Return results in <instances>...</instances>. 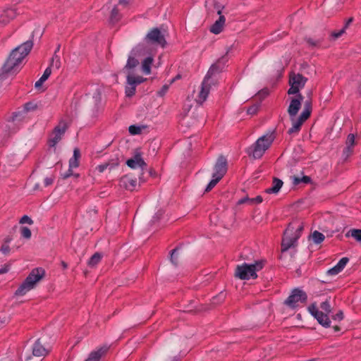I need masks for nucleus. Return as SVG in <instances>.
<instances>
[{"label":"nucleus","mask_w":361,"mask_h":361,"mask_svg":"<svg viewBox=\"0 0 361 361\" xmlns=\"http://www.w3.org/2000/svg\"><path fill=\"white\" fill-rule=\"evenodd\" d=\"M226 61V57L223 56L212 65L202 82L201 90L196 97L197 102L202 104L207 99L212 87L216 86L218 83L219 75L224 69Z\"/></svg>","instance_id":"f257e3e1"},{"label":"nucleus","mask_w":361,"mask_h":361,"mask_svg":"<svg viewBox=\"0 0 361 361\" xmlns=\"http://www.w3.org/2000/svg\"><path fill=\"white\" fill-rule=\"evenodd\" d=\"M33 47L32 40H27L18 47L15 48L10 54L8 59L3 66L5 73L16 71L23 59L29 54Z\"/></svg>","instance_id":"f03ea898"},{"label":"nucleus","mask_w":361,"mask_h":361,"mask_svg":"<svg viewBox=\"0 0 361 361\" xmlns=\"http://www.w3.org/2000/svg\"><path fill=\"white\" fill-rule=\"evenodd\" d=\"M22 115L13 112L11 116L6 118L5 121L1 123V135L4 139L16 134L20 129L22 124L26 123Z\"/></svg>","instance_id":"7ed1b4c3"},{"label":"nucleus","mask_w":361,"mask_h":361,"mask_svg":"<svg viewBox=\"0 0 361 361\" xmlns=\"http://www.w3.org/2000/svg\"><path fill=\"white\" fill-rule=\"evenodd\" d=\"M45 276V271L42 268L33 269L27 276L23 283L16 290V295H24L28 291L33 289L35 285Z\"/></svg>","instance_id":"20e7f679"},{"label":"nucleus","mask_w":361,"mask_h":361,"mask_svg":"<svg viewBox=\"0 0 361 361\" xmlns=\"http://www.w3.org/2000/svg\"><path fill=\"white\" fill-rule=\"evenodd\" d=\"M320 310L315 304L311 305L308 307L310 313L317 320V322L324 327H329L331 321L328 314L331 312L330 300L326 299L320 304Z\"/></svg>","instance_id":"39448f33"},{"label":"nucleus","mask_w":361,"mask_h":361,"mask_svg":"<svg viewBox=\"0 0 361 361\" xmlns=\"http://www.w3.org/2000/svg\"><path fill=\"white\" fill-rule=\"evenodd\" d=\"M264 261H256L253 264L243 263L238 265L235 271V276L241 280L257 279V272L264 267Z\"/></svg>","instance_id":"423d86ee"},{"label":"nucleus","mask_w":361,"mask_h":361,"mask_svg":"<svg viewBox=\"0 0 361 361\" xmlns=\"http://www.w3.org/2000/svg\"><path fill=\"white\" fill-rule=\"evenodd\" d=\"M273 141L274 136L272 134L264 135L259 137L257 141L247 149V154L254 159H259L271 146Z\"/></svg>","instance_id":"0eeeda50"},{"label":"nucleus","mask_w":361,"mask_h":361,"mask_svg":"<svg viewBox=\"0 0 361 361\" xmlns=\"http://www.w3.org/2000/svg\"><path fill=\"white\" fill-rule=\"evenodd\" d=\"M295 224V223H290L284 232V235L281 243L282 252H286L291 247H294L299 238V234L296 236L293 235Z\"/></svg>","instance_id":"6e6552de"},{"label":"nucleus","mask_w":361,"mask_h":361,"mask_svg":"<svg viewBox=\"0 0 361 361\" xmlns=\"http://www.w3.org/2000/svg\"><path fill=\"white\" fill-rule=\"evenodd\" d=\"M307 81V78L300 73H290L289 78V85L290 87L288 90V94H298L299 91L305 87Z\"/></svg>","instance_id":"1a4fd4ad"},{"label":"nucleus","mask_w":361,"mask_h":361,"mask_svg":"<svg viewBox=\"0 0 361 361\" xmlns=\"http://www.w3.org/2000/svg\"><path fill=\"white\" fill-rule=\"evenodd\" d=\"M148 53V50L146 49L144 44H138L135 47L129 56L125 68L133 69L139 64V59L137 57L144 56Z\"/></svg>","instance_id":"9d476101"},{"label":"nucleus","mask_w":361,"mask_h":361,"mask_svg":"<svg viewBox=\"0 0 361 361\" xmlns=\"http://www.w3.org/2000/svg\"><path fill=\"white\" fill-rule=\"evenodd\" d=\"M146 80L147 79L142 76L135 75L129 73L126 77V84L125 88L126 97H133L135 94L137 86L146 81Z\"/></svg>","instance_id":"9b49d317"},{"label":"nucleus","mask_w":361,"mask_h":361,"mask_svg":"<svg viewBox=\"0 0 361 361\" xmlns=\"http://www.w3.org/2000/svg\"><path fill=\"white\" fill-rule=\"evenodd\" d=\"M145 40L148 44L160 46L161 47H164L166 44L164 35L157 27L149 30Z\"/></svg>","instance_id":"f8f14e48"},{"label":"nucleus","mask_w":361,"mask_h":361,"mask_svg":"<svg viewBox=\"0 0 361 361\" xmlns=\"http://www.w3.org/2000/svg\"><path fill=\"white\" fill-rule=\"evenodd\" d=\"M307 295L305 291L300 288H295L290 295L285 300L284 303L290 307H295L299 302L304 303L307 301Z\"/></svg>","instance_id":"ddd939ff"},{"label":"nucleus","mask_w":361,"mask_h":361,"mask_svg":"<svg viewBox=\"0 0 361 361\" xmlns=\"http://www.w3.org/2000/svg\"><path fill=\"white\" fill-rule=\"evenodd\" d=\"M227 171V160L225 157L221 155L218 157L214 166V176L222 178Z\"/></svg>","instance_id":"4468645a"},{"label":"nucleus","mask_w":361,"mask_h":361,"mask_svg":"<svg viewBox=\"0 0 361 361\" xmlns=\"http://www.w3.org/2000/svg\"><path fill=\"white\" fill-rule=\"evenodd\" d=\"M126 164L132 169H141L144 170L147 167V164L143 160L141 154L138 152L126 161Z\"/></svg>","instance_id":"2eb2a0df"},{"label":"nucleus","mask_w":361,"mask_h":361,"mask_svg":"<svg viewBox=\"0 0 361 361\" xmlns=\"http://www.w3.org/2000/svg\"><path fill=\"white\" fill-rule=\"evenodd\" d=\"M303 96L298 94V97L292 98L288 107V114L290 118L295 117L301 108V102L303 100Z\"/></svg>","instance_id":"dca6fc26"},{"label":"nucleus","mask_w":361,"mask_h":361,"mask_svg":"<svg viewBox=\"0 0 361 361\" xmlns=\"http://www.w3.org/2000/svg\"><path fill=\"white\" fill-rule=\"evenodd\" d=\"M66 129L67 124L64 121H61L53 131L52 137L50 139L51 146H54L61 140V137L65 133Z\"/></svg>","instance_id":"f3484780"},{"label":"nucleus","mask_w":361,"mask_h":361,"mask_svg":"<svg viewBox=\"0 0 361 361\" xmlns=\"http://www.w3.org/2000/svg\"><path fill=\"white\" fill-rule=\"evenodd\" d=\"M119 185L121 188L133 191L137 185V179L133 174H127L121 178Z\"/></svg>","instance_id":"a211bd4d"},{"label":"nucleus","mask_w":361,"mask_h":361,"mask_svg":"<svg viewBox=\"0 0 361 361\" xmlns=\"http://www.w3.org/2000/svg\"><path fill=\"white\" fill-rule=\"evenodd\" d=\"M217 14L219 15V18L211 26L209 30L211 32L215 35L219 34L223 30L226 23V18L221 15V10L220 9L219 6H218Z\"/></svg>","instance_id":"6ab92c4d"},{"label":"nucleus","mask_w":361,"mask_h":361,"mask_svg":"<svg viewBox=\"0 0 361 361\" xmlns=\"http://www.w3.org/2000/svg\"><path fill=\"white\" fill-rule=\"evenodd\" d=\"M292 122V127L288 129V133L290 135L297 134L300 131L302 125L307 119L306 117H303L302 115H300L298 118L293 117L290 118Z\"/></svg>","instance_id":"aec40b11"},{"label":"nucleus","mask_w":361,"mask_h":361,"mask_svg":"<svg viewBox=\"0 0 361 361\" xmlns=\"http://www.w3.org/2000/svg\"><path fill=\"white\" fill-rule=\"evenodd\" d=\"M109 350L106 345L101 346L96 350L92 351L88 357L85 361H99L104 356Z\"/></svg>","instance_id":"412c9836"},{"label":"nucleus","mask_w":361,"mask_h":361,"mask_svg":"<svg viewBox=\"0 0 361 361\" xmlns=\"http://www.w3.org/2000/svg\"><path fill=\"white\" fill-rule=\"evenodd\" d=\"M49 350L42 345L41 339H37L32 347V355L35 357H44L49 353Z\"/></svg>","instance_id":"4be33fe9"},{"label":"nucleus","mask_w":361,"mask_h":361,"mask_svg":"<svg viewBox=\"0 0 361 361\" xmlns=\"http://www.w3.org/2000/svg\"><path fill=\"white\" fill-rule=\"evenodd\" d=\"M345 145L346 147L343 151V155L345 157V159H347L352 154L353 152V147L355 145V138L354 134H349L348 135Z\"/></svg>","instance_id":"5701e85b"},{"label":"nucleus","mask_w":361,"mask_h":361,"mask_svg":"<svg viewBox=\"0 0 361 361\" xmlns=\"http://www.w3.org/2000/svg\"><path fill=\"white\" fill-rule=\"evenodd\" d=\"M37 109V104L33 102H27L24 104L23 108L21 110L16 111L18 114H23V119L27 122L29 118L27 116V113L30 111H34Z\"/></svg>","instance_id":"b1692460"},{"label":"nucleus","mask_w":361,"mask_h":361,"mask_svg":"<svg viewBox=\"0 0 361 361\" xmlns=\"http://www.w3.org/2000/svg\"><path fill=\"white\" fill-rule=\"evenodd\" d=\"M16 16V12L14 9H8L1 15L0 23L3 25H6L10 21V20L13 19Z\"/></svg>","instance_id":"393cba45"},{"label":"nucleus","mask_w":361,"mask_h":361,"mask_svg":"<svg viewBox=\"0 0 361 361\" xmlns=\"http://www.w3.org/2000/svg\"><path fill=\"white\" fill-rule=\"evenodd\" d=\"M283 181L281 179L274 178L273 179L272 186L265 190V192L268 194H277L283 186Z\"/></svg>","instance_id":"a878e982"},{"label":"nucleus","mask_w":361,"mask_h":361,"mask_svg":"<svg viewBox=\"0 0 361 361\" xmlns=\"http://www.w3.org/2000/svg\"><path fill=\"white\" fill-rule=\"evenodd\" d=\"M153 62V59L151 56L146 57L142 63V71L145 75H149L151 73V65Z\"/></svg>","instance_id":"bb28decb"},{"label":"nucleus","mask_w":361,"mask_h":361,"mask_svg":"<svg viewBox=\"0 0 361 361\" xmlns=\"http://www.w3.org/2000/svg\"><path fill=\"white\" fill-rule=\"evenodd\" d=\"M102 255L99 252L94 253L88 260L87 265L90 268L95 267L102 260Z\"/></svg>","instance_id":"cd10ccee"},{"label":"nucleus","mask_w":361,"mask_h":361,"mask_svg":"<svg viewBox=\"0 0 361 361\" xmlns=\"http://www.w3.org/2000/svg\"><path fill=\"white\" fill-rule=\"evenodd\" d=\"M345 235L347 238L352 237L361 243V229H350Z\"/></svg>","instance_id":"c85d7f7f"},{"label":"nucleus","mask_w":361,"mask_h":361,"mask_svg":"<svg viewBox=\"0 0 361 361\" xmlns=\"http://www.w3.org/2000/svg\"><path fill=\"white\" fill-rule=\"evenodd\" d=\"M353 21V18H348V20L345 22L344 27L338 32H332L331 36L334 39H338V37H340L345 32V30L349 27V25Z\"/></svg>","instance_id":"c756f323"},{"label":"nucleus","mask_w":361,"mask_h":361,"mask_svg":"<svg viewBox=\"0 0 361 361\" xmlns=\"http://www.w3.org/2000/svg\"><path fill=\"white\" fill-rule=\"evenodd\" d=\"M312 111V102L310 99L306 100L304 103V109L301 115L303 117L309 118Z\"/></svg>","instance_id":"7c9ffc66"},{"label":"nucleus","mask_w":361,"mask_h":361,"mask_svg":"<svg viewBox=\"0 0 361 361\" xmlns=\"http://www.w3.org/2000/svg\"><path fill=\"white\" fill-rule=\"evenodd\" d=\"M324 235L322 233L314 231L312 234V239L315 244H319L324 240Z\"/></svg>","instance_id":"2f4dec72"},{"label":"nucleus","mask_w":361,"mask_h":361,"mask_svg":"<svg viewBox=\"0 0 361 361\" xmlns=\"http://www.w3.org/2000/svg\"><path fill=\"white\" fill-rule=\"evenodd\" d=\"M178 257H179L178 249L175 248V249L172 250L171 252V262L176 267L178 266L179 264Z\"/></svg>","instance_id":"473e14b6"},{"label":"nucleus","mask_w":361,"mask_h":361,"mask_svg":"<svg viewBox=\"0 0 361 361\" xmlns=\"http://www.w3.org/2000/svg\"><path fill=\"white\" fill-rule=\"evenodd\" d=\"M121 16L118 13V9L116 6H115L111 11L110 20L111 23H114L118 22Z\"/></svg>","instance_id":"72a5a7b5"},{"label":"nucleus","mask_w":361,"mask_h":361,"mask_svg":"<svg viewBox=\"0 0 361 361\" xmlns=\"http://www.w3.org/2000/svg\"><path fill=\"white\" fill-rule=\"evenodd\" d=\"M221 179V178H220L219 177L214 176L212 175V179L211 180V181L207 185L205 191L206 192L210 191L219 183V181Z\"/></svg>","instance_id":"f704fd0d"},{"label":"nucleus","mask_w":361,"mask_h":361,"mask_svg":"<svg viewBox=\"0 0 361 361\" xmlns=\"http://www.w3.org/2000/svg\"><path fill=\"white\" fill-rule=\"evenodd\" d=\"M20 235L21 237L28 240L31 238L32 233L29 228L26 226L20 227Z\"/></svg>","instance_id":"c9c22d12"},{"label":"nucleus","mask_w":361,"mask_h":361,"mask_svg":"<svg viewBox=\"0 0 361 361\" xmlns=\"http://www.w3.org/2000/svg\"><path fill=\"white\" fill-rule=\"evenodd\" d=\"M50 67H55L56 69H59L61 66V60L59 56L54 54L51 59V61L49 65Z\"/></svg>","instance_id":"e433bc0d"},{"label":"nucleus","mask_w":361,"mask_h":361,"mask_svg":"<svg viewBox=\"0 0 361 361\" xmlns=\"http://www.w3.org/2000/svg\"><path fill=\"white\" fill-rule=\"evenodd\" d=\"M292 223H295L296 224L295 225V228L294 229V231H295L294 236H296L297 235L299 234V237H300V233H301V232L303 230L302 223L300 222V221H294Z\"/></svg>","instance_id":"4c0bfd02"},{"label":"nucleus","mask_w":361,"mask_h":361,"mask_svg":"<svg viewBox=\"0 0 361 361\" xmlns=\"http://www.w3.org/2000/svg\"><path fill=\"white\" fill-rule=\"evenodd\" d=\"M306 42L310 47H316L321 44V39H314L312 38L306 39Z\"/></svg>","instance_id":"58836bf2"},{"label":"nucleus","mask_w":361,"mask_h":361,"mask_svg":"<svg viewBox=\"0 0 361 361\" xmlns=\"http://www.w3.org/2000/svg\"><path fill=\"white\" fill-rule=\"evenodd\" d=\"M348 262L349 259L348 257H343L338 261V262L336 265L342 271L345 268Z\"/></svg>","instance_id":"ea45409f"},{"label":"nucleus","mask_w":361,"mask_h":361,"mask_svg":"<svg viewBox=\"0 0 361 361\" xmlns=\"http://www.w3.org/2000/svg\"><path fill=\"white\" fill-rule=\"evenodd\" d=\"M341 271V270L336 265H335L334 267L329 269L326 271V274H327V275H329V276H336L338 274H339Z\"/></svg>","instance_id":"a19ab883"},{"label":"nucleus","mask_w":361,"mask_h":361,"mask_svg":"<svg viewBox=\"0 0 361 361\" xmlns=\"http://www.w3.org/2000/svg\"><path fill=\"white\" fill-rule=\"evenodd\" d=\"M0 252L3 253L4 255H8L11 252V247L9 245L6 243H3L0 248Z\"/></svg>","instance_id":"79ce46f5"},{"label":"nucleus","mask_w":361,"mask_h":361,"mask_svg":"<svg viewBox=\"0 0 361 361\" xmlns=\"http://www.w3.org/2000/svg\"><path fill=\"white\" fill-rule=\"evenodd\" d=\"M129 133L131 135H137L141 133V128L139 126H130L128 128Z\"/></svg>","instance_id":"37998d69"},{"label":"nucleus","mask_w":361,"mask_h":361,"mask_svg":"<svg viewBox=\"0 0 361 361\" xmlns=\"http://www.w3.org/2000/svg\"><path fill=\"white\" fill-rule=\"evenodd\" d=\"M171 84H165L162 86L161 90L157 92L158 95L160 97H163L168 92L169 87Z\"/></svg>","instance_id":"c03bdc74"},{"label":"nucleus","mask_w":361,"mask_h":361,"mask_svg":"<svg viewBox=\"0 0 361 361\" xmlns=\"http://www.w3.org/2000/svg\"><path fill=\"white\" fill-rule=\"evenodd\" d=\"M79 165L78 159L72 157L69 160V167L70 168H76Z\"/></svg>","instance_id":"a18cd8bd"},{"label":"nucleus","mask_w":361,"mask_h":361,"mask_svg":"<svg viewBox=\"0 0 361 361\" xmlns=\"http://www.w3.org/2000/svg\"><path fill=\"white\" fill-rule=\"evenodd\" d=\"M20 224H28L30 225H32L33 224V221L27 215H24L20 220Z\"/></svg>","instance_id":"49530a36"},{"label":"nucleus","mask_w":361,"mask_h":361,"mask_svg":"<svg viewBox=\"0 0 361 361\" xmlns=\"http://www.w3.org/2000/svg\"><path fill=\"white\" fill-rule=\"evenodd\" d=\"M51 73V68L50 66H48L45 71H44L43 75L41 76V78L44 80L45 81L48 79Z\"/></svg>","instance_id":"de8ad7c7"},{"label":"nucleus","mask_w":361,"mask_h":361,"mask_svg":"<svg viewBox=\"0 0 361 361\" xmlns=\"http://www.w3.org/2000/svg\"><path fill=\"white\" fill-rule=\"evenodd\" d=\"M109 166H110V164L108 163L102 164L98 165L96 167V170L98 171L99 173H103Z\"/></svg>","instance_id":"09e8293b"},{"label":"nucleus","mask_w":361,"mask_h":361,"mask_svg":"<svg viewBox=\"0 0 361 361\" xmlns=\"http://www.w3.org/2000/svg\"><path fill=\"white\" fill-rule=\"evenodd\" d=\"M334 321H341L343 319V312L339 310L336 314L332 316Z\"/></svg>","instance_id":"8fccbe9b"},{"label":"nucleus","mask_w":361,"mask_h":361,"mask_svg":"<svg viewBox=\"0 0 361 361\" xmlns=\"http://www.w3.org/2000/svg\"><path fill=\"white\" fill-rule=\"evenodd\" d=\"M262 200H263L262 197L260 195H258L255 198H252V200H250V204L252 205V204H259L262 202Z\"/></svg>","instance_id":"3c124183"},{"label":"nucleus","mask_w":361,"mask_h":361,"mask_svg":"<svg viewBox=\"0 0 361 361\" xmlns=\"http://www.w3.org/2000/svg\"><path fill=\"white\" fill-rule=\"evenodd\" d=\"M258 110V106L257 105H253L252 106H250L248 109H247V114H250V115H253V114H255L257 113Z\"/></svg>","instance_id":"603ef678"},{"label":"nucleus","mask_w":361,"mask_h":361,"mask_svg":"<svg viewBox=\"0 0 361 361\" xmlns=\"http://www.w3.org/2000/svg\"><path fill=\"white\" fill-rule=\"evenodd\" d=\"M54 182V177L52 176H50V177H46L44 180V186L47 187V186H49L50 185H51Z\"/></svg>","instance_id":"864d4df0"},{"label":"nucleus","mask_w":361,"mask_h":361,"mask_svg":"<svg viewBox=\"0 0 361 361\" xmlns=\"http://www.w3.org/2000/svg\"><path fill=\"white\" fill-rule=\"evenodd\" d=\"M252 200V198L244 197V198L240 199L238 201V204H242L247 203V204H250V200Z\"/></svg>","instance_id":"5fc2aeb1"},{"label":"nucleus","mask_w":361,"mask_h":361,"mask_svg":"<svg viewBox=\"0 0 361 361\" xmlns=\"http://www.w3.org/2000/svg\"><path fill=\"white\" fill-rule=\"evenodd\" d=\"M301 183H302L301 178L297 177V176H293V185H299Z\"/></svg>","instance_id":"6e6d98bb"},{"label":"nucleus","mask_w":361,"mask_h":361,"mask_svg":"<svg viewBox=\"0 0 361 361\" xmlns=\"http://www.w3.org/2000/svg\"><path fill=\"white\" fill-rule=\"evenodd\" d=\"M13 240V236L11 235H8L4 238L3 243H6L8 245Z\"/></svg>","instance_id":"4d7b16f0"},{"label":"nucleus","mask_w":361,"mask_h":361,"mask_svg":"<svg viewBox=\"0 0 361 361\" xmlns=\"http://www.w3.org/2000/svg\"><path fill=\"white\" fill-rule=\"evenodd\" d=\"M44 82H45V80L40 78L35 84V88L40 87Z\"/></svg>","instance_id":"13d9d810"},{"label":"nucleus","mask_w":361,"mask_h":361,"mask_svg":"<svg viewBox=\"0 0 361 361\" xmlns=\"http://www.w3.org/2000/svg\"><path fill=\"white\" fill-rule=\"evenodd\" d=\"M301 180H302V183H310L311 181V178L310 177L307 176H303L302 178H301Z\"/></svg>","instance_id":"bf43d9fd"},{"label":"nucleus","mask_w":361,"mask_h":361,"mask_svg":"<svg viewBox=\"0 0 361 361\" xmlns=\"http://www.w3.org/2000/svg\"><path fill=\"white\" fill-rule=\"evenodd\" d=\"M80 156V150L78 148H75L73 151V157L79 159Z\"/></svg>","instance_id":"052dcab7"},{"label":"nucleus","mask_w":361,"mask_h":361,"mask_svg":"<svg viewBox=\"0 0 361 361\" xmlns=\"http://www.w3.org/2000/svg\"><path fill=\"white\" fill-rule=\"evenodd\" d=\"M72 169L69 167L68 171L63 175V178H67L72 175Z\"/></svg>","instance_id":"680f3d73"},{"label":"nucleus","mask_w":361,"mask_h":361,"mask_svg":"<svg viewBox=\"0 0 361 361\" xmlns=\"http://www.w3.org/2000/svg\"><path fill=\"white\" fill-rule=\"evenodd\" d=\"M94 94L95 96H94V98H95V101L99 102L100 100V92L97 90Z\"/></svg>","instance_id":"e2e57ef3"},{"label":"nucleus","mask_w":361,"mask_h":361,"mask_svg":"<svg viewBox=\"0 0 361 361\" xmlns=\"http://www.w3.org/2000/svg\"><path fill=\"white\" fill-rule=\"evenodd\" d=\"M128 4V0H119L118 5L126 6Z\"/></svg>","instance_id":"0e129e2a"},{"label":"nucleus","mask_w":361,"mask_h":361,"mask_svg":"<svg viewBox=\"0 0 361 361\" xmlns=\"http://www.w3.org/2000/svg\"><path fill=\"white\" fill-rule=\"evenodd\" d=\"M180 78V75H177L174 78H173L171 81H170V84H172L177 79H179Z\"/></svg>","instance_id":"69168bd1"},{"label":"nucleus","mask_w":361,"mask_h":361,"mask_svg":"<svg viewBox=\"0 0 361 361\" xmlns=\"http://www.w3.org/2000/svg\"><path fill=\"white\" fill-rule=\"evenodd\" d=\"M334 329L335 332H337V331H339L341 329L338 326L336 325L334 326Z\"/></svg>","instance_id":"338daca9"},{"label":"nucleus","mask_w":361,"mask_h":361,"mask_svg":"<svg viewBox=\"0 0 361 361\" xmlns=\"http://www.w3.org/2000/svg\"><path fill=\"white\" fill-rule=\"evenodd\" d=\"M61 266L63 269H66L68 267V264L65 262H61Z\"/></svg>","instance_id":"774afa93"}]
</instances>
